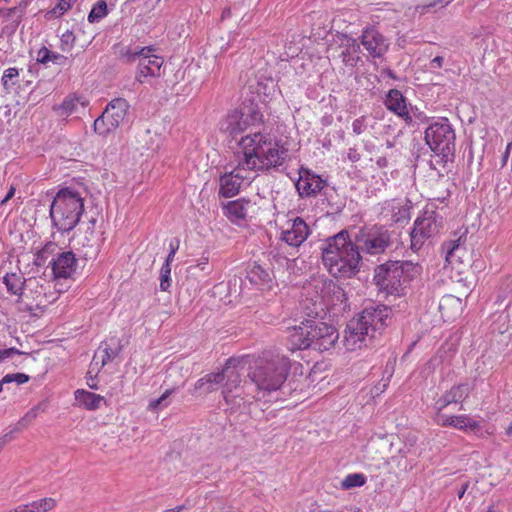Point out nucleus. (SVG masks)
Listing matches in <instances>:
<instances>
[{
  "label": "nucleus",
  "mask_w": 512,
  "mask_h": 512,
  "mask_svg": "<svg viewBox=\"0 0 512 512\" xmlns=\"http://www.w3.org/2000/svg\"><path fill=\"white\" fill-rule=\"evenodd\" d=\"M320 250L323 265L332 276L352 278L360 271L362 256L347 230L325 239Z\"/></svg>",
  "instance_id": "f257e3e1"
},
{
  "label": "nucleus",
  "mask_w": 512,
  "mask_h": 512,
  "mask_svg": "<svg viewBox=\"0 0 512 512\" xmlns=\"http://www.w3.org/2000/svg\"><path fill=\"white\" fill-rule=\"evenodd\" d=\"M243 158L238 162V169L268 170L281 166L288 157V150L272 142L261 133L249 134L239 141Z\"/></svg>",
  "instance_id": "f03ea898"
},
{
  "label": "nucleus",
  "mask_w": 512,
  "mask_h": 512,
  "mask_svg": "<svg viewBox=\"0 0 512 512\" xmlns=\"http://www.w3.org/2000/svg\"><path fill=\"white\" fill-rule=\"evenodd\" d=\"M338 339L339 332L335 326L313 319L290 328L288 336L292 351L312 348L324 352L333 348Z\"/></svg>",
  "instance_id": "7ed1b4c3"
},
{
  "label": "nucleus",
  "mask_w": 512,
  "mask_h": 512,
  "mask_svg": "<svg viewBox=\"0 0 512 512\" xmlns=\"http://www.w3.org/2000/svg\"><path fill=\"white\" fill-rule=\"evenodd\" d=\"M421 272L419 264L411 261L388 260L374 268L373 281L387 295H404L409 283Z\"/></svg>",
  "instance_id": "20e7f679"
},
{
  "label": "nucleus",
  "mask_w": 512,
  "mask_h": 512,
  "mask_svg": "<svg viewBox=\"0 0 512 512\" xmlns=\"http://www.w3.org/2000/svg\"><path fill=\"white\" fill-rule=\"evenodd\" d=\"M290 370V360L280 354L266 352L251 372V380L262 391H277L285 382Z\"/></svg>",
  "instance_id": "39448f33"
},
{
  "label": "nucleus",
  "mask_w": 512,
  "mask_h": 512,
  "mask_svg": "<svg viewBox=\"0 0 512 512\" xmlns=\"http://www.w3.org/2000/svg\"><path fill=\"white\" fill-rule=\"evenodd\" d=\"M83 211V198L71 188L60 189L50 206L52 223L62 232H69L74 229Z\"/></svg>",
  "instance_id": "423d86ee"
},
{
  "label": "nucleus",
  "mask_w": 512,
  "mask_h": 512,
  "mask_svg": "<svg viewBox=\"0 0 512 512\" xmlns=\"http://www.w3.org/2000/svg\"><path fill=\"white\" fill-rule=\"evenodd\" d=\"M424 133L426 144L439 158L440 163L446 164L454 161L456 134L448 118L433 119Z\"/></svg>",
  "instance_id": "0eeeda50"
},
{
  "label": "nucleus",
  "mask_w": 512,
  "mask_h": 512,
  "mask_svg": "<svg viewBox=\"0 0 512 512\" xmlns=\"http://www.w3.org/2000/svg\"><path fill=\"white\" fill-rule=\"evenodd\" d=\"M298 174L299 178L295 183V188L300 198H312L321 194V196H323L322 201L327 202V207L329 208L328 212L339 213L343 210V203L333 201L334 196H336V192L333 188H326V180L322 179L321 176L312 172L310 169L304 167L299 169Z\"/></svg>",
  "instance_id": "6e6552de"
},
{
  "label": "nucleus",
  "mask_w": 512,
  "mask_h": 512,
  "mask_svg": "<svg viewBox=\"0 0 512 512\" xmlns=\"http://www.w3.org/2000/svg\"><path fill=\"white\" fill-rule=\"evenodd\" d=\"M394 232L383 225L360 229L354 237L359 254L379 255L393 247Z\"/></svg>",
  "instance_id": "1a4fd4ad"
},
{
  "label": "nucleus",
  "mask_w": 512,
  "mask_h": 512,
  "mask_svg": "<svg viewBox=\"0 0 512 512\" xmlns=\"http://www.w3.org/2000/svg\"><path fill=\"white\" fill-rule=\"evenodd\" d=\"M442 222V217L435 211H424L421 216H418L410 232L411 249L420 250L428 239L439 234Z\"/></svg>",
  "instance_id": "9d476101"
},
{
  "label": "nucleus",
  "mask_w": 512,
  "mask_h": 512,
  "mask_svg": "<svg viewBox=\"0 0 512 512\" xmlns=\"http://www.w3.org/2000/svg\"><path fill=\"white\" fill-rule=\"evenodd\" d=\"M23 297L30 301L32 306L42 309L54 303L58 299L55 285L42 277H30L26 279Z\"/></svg>",
  "instance_id": "9b49d317"
},
{
  "label": "nucleus",
  "mask_w": 512,
  "mask_h": 512,
  "mask_svg": "<svg viewBox=\"0 0 512 512\" xmlns=\"http://www.w3.org/2000/svg\"><path fill=\"white\" fill-rule=\"evenodd\" d=\"M391 312V308L384 304H371L361 311L357 319L371 333V337L376 338L388 325Z\"/></svg>",
  "instance_id": "f8f14e48"
},
{
  "label": "nucleus",
  "mask_w": 512,
  "mask_h": 512,
  "mask_svg": "<svg viewBox=\"0 0 512 512\" xmlns=\"http://www.w3.org/2000/svg\"><path fill=\"white\" fill-rule=\"evenodd\" d=\"M359 40L367 57L373 59H382L390 47L389 39L375 26L365 27Z\"/></svg>",
  "instance_id": "ddd939ff"
},
{
  "label": "nucleus",
  "mask_w": 512,
  "mask_h": 512,
  "mask_svg": "<svg viewBox=\"0 0 512 512\" xmlns=\"http://www.w3.org/2000/svg\"><path fill=\"white\" fill-rule=\"evenodd\" d=\"M467 233V229L460 230L454 234V239L443 243L445 260L452 266L465 264L469 261V252L466 247Z\"/></svg>",
  "instance_id": "4468645a"
},
{
  "label": "nucleus",
  "mask_w": 512,
  "mask_h": 512,
  "mask_svg": "<svg viewBox=\"0 0 512 512\" xmlns=\"http://www.w3.org/2000/svg\"><path fill=\"white\" fill-rule=\"evenodd\" d=\"M96 219L91 218L83 234L77 236L76 249L85 260L95 259L100 251V235L95 230Z\"/></svg>",
  "instance_id": "2eb2a0df"
},
{
  "label": "nucleus",
  "mask_w": 512,
  "mask_h": 512,
  "mask_svg": "<svg viewBox=\"0 0 512 512\" xmlns=\"http://www.w3.org/2000/svg\"><path fill=\"white\" fill-rule=\"evenodd\" d=\"M372 339L374 337H371V333L361 324L357 317L352 318L348 322L343 339L347 350L354 351L364 346L366 347Z\"/></svg>",
  "instance_id": "dca6fc26"
},
{
  "label": "nucleus",
  "mask_w": 512,
  "mask_h": 512,
  "mask_svg": "<svg viewBox=\"0 0 512 512\" xmlns=\"http://www.w3.org/2000/svg\"><path fill=\"white\" fill-rule=\"evenodd\" d=\"M310 228L301 217L287 222V228L281 232L280 239L292 247H299L309 236Z\"/></svg>",
  "instance_id": "f3484780"
},
{
  "label": "nucleus",
  "mask_w": 512,
  "mask_h": 512,
  "mask_svg": "<svg viewBox=\"0 0 512 512\" xmlns=\"http://www.w3.org/2000/svg\"><path fill=\"white\" fill-rule=\"evenodd\" d=\"M246 278L259 290H270L275 284L273 271L257 262L248 266Z\"/></svg>",
  "instance_id": "a211bd4d"
},
{
  "label": "nucleus",
  "mask_w": 512,
  "mask_h": 512,
  "mask_svg": "<svg viewBox=\"0 0 512 512\" xmlns=\"http://www.w3.org/2000/svg\"><path fill=\"white\" fill-rule=\"evenodd\" d=\"M314 289L320 293V299L326 306H335L347 300L343 288L332 280L318 282L314 285Z\"/></svg>",
  "instance_id": "6ab92c4d"
},
{
  "label": "nucleus",
  "mask_w": 512,
  "mask_h": 512,
  "mask_svg": "<svg viewBox=\"0 0 512 512\" xmlns=\"http://www.w3.org/2000/svg\"><path fill=\"white\" fill-rule=\"evenodd\" d=\"M474 385L468 382L452 386L440 398L435 401V408L441 412L448 405L462 403L472 391Z\"/></svg>",
  "instance_id": "aec40b11"
},
{
  "label": "nucleus",
  "mask_w": 512,
  "mask_h": 512,
  "mask_svg": "<svg viewBox=\"0 0 512 512\" xmlns=\"http://www.w3.org/2000/svg\"><path fill=\"white\" fill-rule=\"evenodd\" d=\"M77 260L71 251L62 252L56 258H52L48 267H51V272L54 278H68L76 269Z\"/></svg>",
  "instance_id": "412c9836"
},
{
  "label": "nucleus",
  "mask_w": 512,
  "mask_h": 512,
  "mask_svg": "<svg viewBox=\"0 0 512 512\" xmlns=\"http://www.w3.org/2000/svg\"><path fill=\"white\" fill-rule=\"evenodd\" d=\"M163 63L164 59L161 56L153 55L151 53H148L147 55H141L138 61V72L136 75V80L142 83V78L160 77Z\"/></svg>",
  "instance_id": "4be33fe9"
},
{
  "label": "nucleus",
  "mask_w": 512,
  "mask_h": 512,
  "mask_svg": "<svg viewBox=\"0 0 512 512\" xmlns=\"http://www.w3.org/2000/svg\"><path fill=\"white\" fill-rule=\"evenodd\" d=\"M384 104L389 111L403 118L407 123L412 122V117L407 108L406 98L398 89H390L388 91Z\"/></svg>",
  "instance_id": "5701e85b"
},
{
  "label": "nucleus",
  "mask_w": 512,
  "mask_h": 512,
  "mask_svg": "<svg viewBox=\"0 0 512 512\" xmlns=\"http://www.w3.org/2000/svg\"><path fill=\"white\" fill-rule=\"evenodd\" d=\"M129 108L128 102L124 98H116L108 103L104 110L110 128H117L123 122Z\"/></svg>",
  "instance_id": "b1692460"
},
{
  "label": "nucleus",
  "mask_w": 512,
  "mask_h": 512,
  "mask_svg": "<svg viewBox=\"0 0 512 512\" xmlns=\"http://www.w3.org/2000/svg\"><path fill=\"white\" fill-rule=\"evenodd\" d=\"M237 170L239 169L237 168L220 176L219 196L231 198L239 193L244 176L240 175Z\"/></svg>",
  "instance_id": "393cba45"
},
{
  "label": "nucleus",
  "mask_w": 512,
  "mask_h": 512,
  "mask_svg": "<svg viewBox=\"0 0 512 512\" xmlns=\"http://www.w3.org/2000/svg\"><path fill=\"white\" fill-rule=\"evenodd\" d=\"M116 57L125 64H132L139 61L141 55H147L155 51L154 46L132 47L130 45L117 44L113 47Z\"/></svg>",
  "instance_id": "a878e982"
},
{
  "label": "nucleus",
  "mask_w": 512,
  "mask_h": 512,
  "mask_svg": "<svg viewBox=\"0 0 512 512\" xmlns=\"http://www.w3.org/2000/svg\"><path fill=\"white\" fill-rule=\"evenodd\" d=\"M245 116L246 112L243 110H235L229 113L225 121L222 123L221 129L232 138H236L248 127V120Z\"/></svg>",
  "instance_id": "bb28decb"
},
{
  "label": "nucleus",
  "mask_w": 512,
  "mask_h": 512,
  "mask_svg": "<svg viewBox=\"0 0 512 512\" xmlns=\"http://www.w3.org/2000/svg\"><path fill=\"white\" fill-rule=\"evenodd\" d=\"M254 203L250 199L240 198L229 201L223 206L224 214L232 221L244 220Z\"/></svg>",
  "instance_id": "cd10ccee"
},
{
  "label": "nucleus",
  "mask_w": 512,
  "mask_h": 512,
  "mask_svg": "<svg viewBox=\"0 0 512 512\" xmlns=\"http://www.w3.org/2000/svg\"><path fill=\"white\" fill-rule=\"evenodd\" d=\"M412 208V203L410 200H398L392 199L386 202L385 209H388L391 212L392 221L395 223H406L409 221L411 215L410 210Z\"/></svg>",
  "instance_id": "c85d7f7f"
},
{
  "label": "nucleus",
  "mask_w": 512,
  "mask_h": 512,
  "mask_svg": "<svg viewBox=\"0 0 512 512\" xmlns=\"http://www.w3.org/2000/svg\"><path fill=\"white\" fill-rule=\"evenodd\" d=\"M495 304L498 305V309L501 306L505 307L506 317L509 319V325L506 329L512 328V282L506 280L503 282L497 292Z\"/></svg>",
  "instance_id": "c756f323"
},
{
  "label": "nucleus",
  "mask_w": 512,
  "mask_h": 512,
  "mask_svg": "<svg viewBox=\"0 0 512 512\" xmlns=\"http://www.w3.org/2000/svg\"><path fill=\"white\" fill-rule=\"evenodd\" d=\"M225 381V367L216 373H209L199 379L195 383V390L202 393H210L218 388L219 385L223 386Z\"/></svg>",
  "instance_id": "7c9ffc66"
},
{
  "label": "nucleus",
  "mask_w": 512,
  "mask_h": 512,
  "mask_svg": "<svg viewBox=\"0 0 512 512\" xmlns=\"http://www.w3.org/2000/svg\"><path fill=\"white\" fill-rule=\"evenodd\" d=\"M232 359H228L225 365V381L223 383V394L228 402L233 389H236L241 382L240 373L231 366Z\"/></svg>",
  "instance_id": "2f4dec72"
},
{
  "label": "nucleus",
  "mask_w": 512,
  "mask_h": 512,
  "mask_svg": "<svg viewBox=\"0 0 512 512\" xmlns=\"http://www.w3.org/2000/svg\"><path fill=\"white\" fill-rule=\"evenodd\" d=\"M123 345L121 340L111 338L109 342H102L98 348V352H102L101 366L112 362L122 351Z\"/></svg>",
  "instance_id": "473e14b6"
},
{
  "label": "nucleus",
  "mask_w": 512,
  "mask_h": 512,
  "mask_svg": "<svg viewBox=\"0 0 512 512\" xmlns=\"http://www.w3.org/2000/svg\"><path fill=\"white\" fill-rule=\"evenodd\" d=\"M75 400L80 406H83L88 410H95L99 408L100 402L104 400V398L83 389H78L75 391Z\"/></svg>",
  "instance_id": "72a5a7b5"
},
{
  "label": "nucleus",
  "mask_w": 512,
  "mask_h": 512,
  "mask_svg": "<svg viewBox=\"0 0 512 512\" xmlns=\"http://www.w3.org/2000/svg\"><path fill=\"white\" fill-rule=\"evenodd\" d=\"M3 282L6 285L8 292H10L12 295L23 297L26 279H22V277L16 273H7L3 277Z\"/></svg>",
  "instance_id": "f704fd0d"
},
{
  "label": "nucleus",
  "mask_w": 512,
  "mask_h": 512,
  "mask_svg": "<svg viewBox=\"0 0 512 512\" xmlns=\"http://www.w3.org/2000/svg\"><path fill=\"white\" fill-rule=\"evenodd\" d=\"M453 422L452 427L463 430V431H473L476 432L480 429V422L476 421L472 418H470L467 415H458V416H452L450 418Z\"/></svg>",
  "instance_id": "c9c22d12"
},
{
  "label": "nucleus",
  "mask_w": 512,
  "mask_h": 512,
  "mask_svg": "<svg viewBox=\"0 0 512 512\" xmlns=\"http://www.w3.org/2000/svg\"><path fill=\"white\" fill-rule=\"evenodd\" d=\"M57 505V501L54 498L46 497L29 504H25L26 512H49L53 510Z\"/></svg>",
  "instance_id": "e433bc0d"
},
{
  "label": "nucleus",
  "mask_w": 512,
  "mask_h": 512,
  "mask_svg": "<svg viewBox=\"0 0 512 512\" xmlns=\"http://www.w3.org/2000/svg\"><path fill=\"white\" fill-rule=\"evenodd\" d=\"M78 99L74 97H66L63 102L54 107V110L61 117H67L76 111Z\"/></svg>",
  "instance_id": "4c0bfd02"
},
{
  "label": "nucleus",
  "mask_w": 512,
  "mask_h": 512,
  "mask_svg": "<svg viewBox=\"0 0 512 512\" xmlns=\"http://www.w3.org/2000/svg\"><path fill=\"white\" fill-rule=\"evenodd\" d=\"M108 14L107 3L104 0H98L92 7L88 21L95 23L103 19Z\"/></svg>",
  "instance_id": "58836bf2"
},
{
  "label": "nucleus",
  "mask_w": 512,
  "mask_h": 512,
  "mask_svg": "<svg viewBox=\"0 0 512 512\" xmlns=\"http://www.w3.org/2000/svg\"><path fill=\"white\" fill-rule=\"evenodd\" d=\"M366 483V477L362 473L348 474L341 482L344 489H352L355 487H361Z\"/></svg>",
  "instance_id": "ea45409f"
},
{
  "label": "nucleus",
  "mask_w": 512,
  "mask_h": 512,
  "mask_svg": "<svg viewBox=\"0 0 512 512\" xmlns=\"http://www.w3.org/2000/svg\"><path fill=\"white\" fill-rule=\"evenodd\" d=\"M19 76V70L15 67H10L6 69L1 78L2 86L4 90L10 92L11 88L15 85L14 82H11L13 79Z\"/></svg>",
  "instance_id": "a19ab883"
},
{
  "label": "nucleus",
  "mask_w": 512,
  "mask_h": 512,
  "mask_svg": "<svg viewBox=\"0 0 512 512\" xmlns=\"http://www.w3.org/2000/svg\"><path fill=\"white\" fill-rule=\"evenodd\" d=\"M29 381V376L24 373L7 374L0 380V392L3 391L5 384L16 382L17 384H24Z\"/></svg>",
  "instance_id": "79ce46f5"
},
{
  "label": "nucleus",
  "mask_w": 512,
  "mask_h": 512,
  "mask_svg": "<svg viewBox=\"0 0 512 512\" xmlns=\"http://www.w3.org/2000/svg\"><path fill=\"white\" fill-rule=\"evenodd\" d=\"M77 0H59L58 4L47 15L58 18L67 12Z\"/></svg>",
  "instance_id": "37998d69"
},
{
  "label": "nucleus",
  "mask_w": 512,
  "mask_h": 512,
  "mask_svg": "<svg viewBox=\"0 0 512 512\" xmlns=\"http://www.w3.org/2000/svg\"><path fill=\"white\" fill-rule=\"evenodd\" d=\"M171 286V265L164 263L160 269V289L168 291Z\"/></svg>",
  "instance_id": "c03bdc74"
},
{
  "label": "nucleus",
  "mask_w": 512,
  "mask_h": 512,
  "mask_svg": "<svg viewBox=\"0 0 512 512\" xmlns=\"http://www.w3.org/2000/svg\"><path fill=\"white\" fill-rule=\"evenodd\" d=\"M340 58L345 66L352 68L356 67L358 63L361 62V57L351 53L350 49H344L340 54Z\"/></svg>",
  "instance_id": "a18cd8bd"
},
{
  "label": "nucleus",
  "mask_w": 512,
  "mask_h": 512,
  "mask_svg": "<svg viewBox=\"0 0 512 512\" xmlns=\"http://www.w3.org/2000/svg\"><path fill=\"white\" fill-rule=\"evenodd\" d=\"M94 131L99 135H106L115 128H110L106 118H104V112L94 121Z\"/></svg>",
  "instance_id": "49530a36"
},
{
  "label": "nucleus",
  "mask_w": 512,
  "mask_h": 512,
  "mask_svg": "<svg viewBox=\"0 0 512 512\" xmlns=\"http://www.w3.org/2000/svg\"><path fill=\"white\" fill-rule=\"evenodd\" d=\"M176 387L166 389L165 392L157 399L152 400L149 404V407L152 409H160L166 407L168 405L167 398L172 395L176 391Z\"/></svg>",
  "instance_id": "de8ad7c7"
},
{
  "label": "nucleus",
  "mask_w": 512,
  "mask_h": 512,
  "mask_svg": "<svg viewBox=\"0 0 512 512\" xmlns=\"http://www.w3.org/2000/svg\"><path fill=\"white\" fill-rule=\"evenodd\" d=\"M75 36L72 31L67 30L65 33L61 36V50L62 51H69L75 43Z\"/></svg>",
  "instance_id": "09e8293b"
},
{
  "label": "nucleus",
  "mask_w": 512,
  "mask_h": 512,
  "mask_svg": "<svg viewBox=\"0 0 512 512\" xmlns=\"http://www.w3.org/2000/svg\"><path fill=\"white\" fill-rule=\"evenodd\" d=\"M180 246V240L178 238H173L169 242V253L165 259L164 263H168L171 265V263L174 260L175 254L178 251Z\"/></svg>",
  "instance_id": "8fccbe9b"
},
{
  "label": "nucleus",
  "mask_w": 512,
  "mask_h": 512,
  "mask_svg": "<svg viewBox=\"0 0 512 512\" xmlns=\"http://www.w3.org/2000/svg\"><path fill=\"white\" fill-rule=\"evenodd\" d=\"M32 415H30L28 412L19 419V421L15 424V430L17 432H22L25 430L32 422H33Z\"/></svg>",
  "instance_id": "3c124183"
},
{
  "label": "nucleus",
  "mask_w": 512,
  "mask_h": 512,
  "mask_svg": "<svg viewBox=\"0 0 512 512\" xmlns=\"http://www.w3.org/2000/svg\"><path fill=\"white\" fill-rule=\"evenodd\" d=\"M50 54L51 50L43 46L39 49L37 53V62L41 64H47L48 62H50Z\"/></svg>",
  "instance_id": "603ef678"
},
{
  "label": "nucleus",
  "mask_w": 512,
  "mask_h": 512,
  "mask_svg": "<svg viewBox=\"0 0 512 512\" xmlns=\"http://www.w3.org/2000/svg\"><path fill=\"white\" fill-rule=\"evenodd\" d=\"M47 254H48V249L47 248H44V249L38 251L35 254V258H34V261H33L34 265L37 266V267L44 266L45 263H46Z\"/></svg>",
  "instance_id": "864d4df0"
},
{
  "label": "nucleus",
  "mask_w": 512,
  "mask_h": 512,
  "mask_svg": "<svg viewBox=\"0 0 512 512\" xmlns=\"http://www.w3.org/2000/svg\"><path fill=\"white\" fill-rule=\"evenodd\" d=\"M68 58L62 54L51 51L50 62L60 66H64L67 63Z\"/></svg>",
  "instance_id": "5fc2aeb1"
},
{
  "label": "nucleus",
  "mask_w": 512,
  "mask_h": 512,
  "mask_svg": "<svg viewBox=\"0 0 512 512\" xmlns=\"http://www.w3.org/2000/svg\"><path fill=\"white\" fill-rule=\"evenodd\" d=\"M366 128L365 120L363 117L357 118L352 123V130L355 134H361Z\"/></svg>",
  "instance_id": "6e6d98bb"
},
{
  "label": "nucleus",
  "mask_w": 512,
  "mask_h": 512,
  "mask_svg": "<svg viewBox=\"0 0 512 512\" xmlns=\"http://www.w3.org/2000/svg\"><path fill=\"white\" fill-rule=\"evenodd\" d=\"M14 354H24V352L18 350L15 347H11L8 349H0V362H2L4 359L11 357Z\"/></svg>",
  "instance_id": "4d7b16f0"
},
{
  "label": "nucleus",
  "mask_w": 512,
  "mask_h": 512,
  "mask_svg": "<svg viewBox=\"0 0 512 512\" xmlns=\"http://www.w3.org/2000/svg\"><path fill=\"white\" fill-rule=\"evenodd\" d=\"M361 44L357 42L356 39L347 37V43L345 45V49H350L351 53L357 55L360 52Z\"/></svg>",
  "instance_id": "13d9d810"
},
{
  "label": "nucleus",
  "mask_w": 512,
  "mask_h": 512,
  "mask_svg": "<svg viewBox=\"0 0 512 512\" xmlns=\"http://www.w3.org/2000/svg\"><path fill=\"white\" fill-rule=\"evenodd\" d=\"M14 433H18L15 430V426L10 431L0 436V448H3L8 442L14 439Z\"/></svg>",
  "instance_id": "bf43d9fd"
},
{
  "label": "nucleus",
  "mask_w": 512,
  "mask_h": 512,
  "mask_svg": "<svg viewBox=\"0 0 512 512\" xmlns=\"http://www.w3.org/2000/svg\"><path fill=\"white\" fill-rule=\"evenodd\" d=\"M46 409V404L44 402L38 403L37 405L33 406L28 413L32 415V418L35 419L40 412H44Z\"/></svg>",
  "instance_id": "052dcab7"
},
{
  "label": "nucleus",
  "mask_w": 512,
  "mask_h": 512,
  "mask_svg": "<svg viewBox=\"0 0 512 512\" xmlns=\"http://www.w3.org/2000/svg\"><path fill=\"white\" fill-rule=\"evenodd\" d=\"M452 418V416H446V415H443V414H438L437 415V422L439 425L443 426V427H447V426H451L452 427V420L450 419Z\"/></svg>",
  "instance_id": "680f3d73"
},
{
  "label": "nucleus",
  "mask_w": 512,
  "mask_h": 512,
  "mask_svg": "<svg viewBox=\"0 0 512 512\" xmlns=\"http://www.w3.org/2000/svg\"><path fill=\"white\" fill-rule=\"evenodd\" d=\"M347 157L351 162L355 163L360 160L361 155L356 148H349Z\"/></svg>",
  "instance_id": "e2e57ef3"
},
{
  "label": "nucleus",
  "mask_w": 512,
  "mask_h": 512,
  "mask_svg": "<svg viewBox=\"0 0 512 512\" xmlns=\"http://www.w3.org/2000/svg\"><path fill=\"white\" fill-rule=\"evenodd\" d=\"M248 114L250 115L252 122L260 121L262 118V114L254 108H249Z\"/></svg>",
  "instance_id": "0e129e2a"
},
{
  "label": "nucleus",
  "mask_w": 512,
  "mask_h": 512,
  "mask_svg": "<svg viewBox=\"0 0 512 512\" xmlns=\"http://www.w3.org/2000/svg\"><path fill=\"white\" fill-rule=\"evenodd\" d=\"M444 62V58L442 56H436L430 62L431 68H440Z\"/></svg>",
  "instance_id": "69168bd1"
},
{
  "label": "nucleus",
  "mask_w": 512,
  "mask_h": 512,
  "mask_svg": "<svg viewBox=\"0 0 512 512\" xmlns=\"http://www.w3.org/2000/svg\"><path fill=\"white\" fill-rule=\"evenodd\" d=\"M15 195V187L11 186L6 196L1 200L0 204L4 205Z\"/></svg>",
  "instance_id": "338daca9"
},
{
  "label": "nucleus",
  "mask_w": 512,
  "mask_h": 512,
  "mask_svg": "<svg viewBox=\"0 0 512 512\" xmlns=\"http://www.w3.org/2000/svg\"><path fill=\"white\" fill-rule=\"evenodd\" d=\"M468 487H469V482L468 481L462 484L460 490L457 492V496H458L459 499L463 498V496H464L466 490L468 489Z\"/></svg>",
  "instance_id": "774afa93"
}]
</instances>
